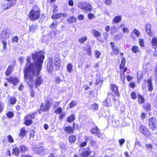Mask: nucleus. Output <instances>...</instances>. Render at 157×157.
Returning a JSON list of instances; mask_svg holds the SVG:
<instances>
[{
    "label": "nucleus",
    "instance_id": "nucleus-53",
    "mask_svg": "<svg viewBox=\"0 0 157 157\" xmlns=\"http://www.w3.org/2000/svg\"><path fill=\"white\" fill-rule=\"evenodd\" d=\"M18 40V37L17 36H14L12 39V42L17 43V42Z\"/></svg>",
    "mask_w": 157,
    "mask_h": 157
},
{
    "label": "nucleus",
    "instance_id": "nucleus-58",
    "mask_svg": "<svg viewBox=\"0 0 157 157\" xmlns=\"http://www.w3.org/2000/svg\"><path fill=\"white\" fill-rule=\"evenodd\" d=\"M61 81V79L58 77L55 78V82L57 83H59Z\"/></svg>",
    "mask_w": 157,
    "mask_h": 157
},
{
    "label": "nucleus",
    "instance_id": "nucleus-32",
    "mask_svg": "<svg viewBox=\"0 0 157 157\" xmlns=\"http://www.w3.org/2000/svg\"><path fill=\"white\" fill-rule=\"evenodd\" d=\"M69 142L71 143H73L76 141V138L75 136H71L68 138Z\"/></svg>",
    "mask_w": 157,
    "mask_h": 157
},
{
    "label": "nucleus",
    "instance_id": "nucleus-28",
    "mask_svg": "<svg viewBox=\"0 0 157 157\" xmlns=\"http://www.w3.org/2000/svg\"><path fill=\"white\" fill-rule=\"evenodd\" d=\"M122 18L121 16H115L113 19V21L115 23H118L121 21Z\"/></svg>",
    "mask_w": 157,
    "mask_h": 157
},
{
    "label": "nucleus",
    "instance_id": "nucleus-15",
    "mask_svg": "<svg viewBox=\"0 0 157 157\" xmlns=\"http://www.w3.org/2000/svg\"><path fill=\"white\" fill-rule=\"evenodd\" d=\"M99 131V129L97 127H95L91 129V132L93 134H95L99 138H100L101 137V135Z\"/></svg>",
    "mask_w": 157,
    "mask_h": 157
},
{
    "label": "nucleus",
    "instance_id": "nucleus-18",
    "mask_svg": "<svg viewBox=\"0 0 157 157\" xmlns=\"http://www.w3.org/2000/svg\"><path fill=\"white\" fill-rule=\"evenodd\" d=\"M89 6L88 3L85 2H79L78 4V7L82 10H86V8L84 7L85 6Z\"/></svg>",
    "mask_w": 157,
    "mask_h": 157
},
{
    "label": "nucleus",
    "instance_id": "nucleus-42",
    "mask_svg": "<svg viewBox=\"0 0 157 157\" xmlns=\"http://www.w3.org/2000/svg\"><path fill=\"white\" fill-rule=\"evenodd\" d=\"M137 78L138 80H140L143 77L142 73L140 71H138L137 72Z\"/></svg>",
    "mask_w": 157,
    "mask_h": 157
},
{
    "label": "nucleus",
    "instance_id": "nucleus-1",
    "mask_svg": "<svg viewBox=\"0 0 157 157\" xmlns=\"http://www.w3.org/2000/svg\"><path fill=\"white\" fill-rule=\"evenodd\" d=\"M44 58V56L40 52L33 54L32 59L30 57H27V63L24 70V75L27 84L32 89L34 84V78L39 74Z\"/></svg>",
    "mask_w": 157,
    "mask_h": 157
},
{
    "label": "nucleus",
    "instance_id": "nucleus-3",
    "mask_svg": "<svg viewBox=\"0 0 157 157\" xmlns=\"http://www.w3.org/2000/svg\"><path fill=\"white\" fill-rule=\"evenodd\" d=\"M16 3V0H5L2 3V7L4 10L9 9Z\"/></svg>",
    "mask_w": 157,
    "mask_h": 157
},
{
    "label": "nucleus",
    "instance_id": "nucleus-16",
    "mask_svg": "<svg viewBox=\"0 0 157 157\" xmlns=\"http://www.w3.org/2000/svg\"><path fill=\"white\" fill-rule=\"evenodd\" d=\"M140 131L145 135H148L149 133V132L147 131V129L144 125L140 126Z\"/></svg>",
    "mask_w": 157,
    "mask_h": 157
},
{
    "label": "nucleus",
    "instance_id": "nucleus-13",
    "mask_svg": "<svg viewBox=\"0 0 157 157\" xmlns=\"http://www.w3.org/2000/svg\"><path fill=\"white\" fill-rule=\"evenodd\" d=\"M111 89L112 91L116 94L117 96L119 95L117 86L115 84H111Z\"/></svg>",
    "mask_w": 157,
    "mask_h": 157
},
{
    "label": "nucleus",
    "instance_id": "nucleus-40",
    "mask_svg": "<svg viewBox=\"0 0 157 157\" xmlns=\"http://www.w3.org/2000/svg\"><path fill=\"white\" fill-rule=\"evenodd\" d=\"M2 43L3 44V48H2V50H3V51H2L3 52L5 51H6L7 49V46H6L7 42L5 40H3L2 41Z\"/></svg>",
    "mask_w": 157,
    "mask_h": 157
},
{
    "label": "nucleus",
    "instance_id": "nucleus-57",
    "mask_svg": "<svg viewBox=\"0 0 157 157\" xmlns=\"http://www.w3.org/2000/svg\"><path fill=\"white\" fill-rule=\"evenodd\" d=\"M34 151L36 153L38 154H40V151L39 150V148L36 147L34 149Z\"/></svg>",
    "mask_w": 157,
    "mask_h": 157
},
{
    "label": "nucleus",
    "instance_id": "nucleus-24",
    "mask_svg": "<svg viewBox=\"0 0 157 157\" xmlns=\"http://www.w3.org/2000/svg\"><path fill=\"white\" fill-rule=\"evenodd\" d=\"M89 108L90 110L93 111H97L98 109V104L96 103H94L93 105H91Z\"/></svg>",
    "mask_w": 157,
    "mask_h": 157
},
{
    "label": "nucleus",
    "instance_id": "nucleus-9",
    "mask_svg": "<svg viewBox=\"0 0 157 157\" xmlns=\"http://www.w3.org/2000/svg\"><path fill=\"white\" fill-rule=\"evenodd\" d=\"M10 33V31L9 29H5L2 32L1 36L3 39H6L9 37Z\"/></svg>",
    "mask_w": 157,
    "mask_h": 157
},
{
    "label": "nucleus",
    "instance_id": "nucleus-64",
    "mask_svg": "<svg viewBox=\"0 0 157 157\" xmlns=\"http://www.w3.org/2000/svg\"><path fill=\"white\" fill-rule=\"evenodd\" d=\"M88 17L89 19H91L94 17V15L93 13H89L88 15Z\"/></svg>",
    "mask_w": 157,
    "mask_h": 157
},
{
    "label": "nucleus",
    "instance_id": "nucleus-33",
    "mask_svg": "<svg viewBox=\"0 0 157 157\" xmlns=\"http://www.w3.org/2000/svg\"><path fill=\"white\" fill-rule=\"evenodd\" d=\"M19 151L18 148L15 147L13 149L12 154L16 156L17 155H19Z\"/></svg>",
    "mask_w": 157,
    "mask_h": 157
},
{
    "label": "nucleus",
    "instance_id": "nucleus-37",
    "mask_svg": "<svg viewBox=\"0 0 157 157\" xmlns=\"http://www.w3.org/2000/svg\"><path fill=\"white\" fill-rule=\"evenodd\" d=\"M67 69L68 72L71 73L73 71L72 70V65L71 64L69 63L68 64L67 66Z\"/></svg>",
    "mask_w": 157,
    "mask_h": 157
},
{
    "label": "nucleus",
    "instance_id": "nucleus-36",
    "mask_svg": "<svg viewBox=\"0 0 157 157\" xmlns=\"http://www.w3.org/2000/svg\"><path fill=\"white\" fill-rule=\"evenodd\" d=\"M60 17V13H55L52 15V18L54 19H58Z\"/></svg>",
    "mask_w": 157,
    "mask_h": 157
},
{
    "label": "nucleus",
    "instance_id": "nucleus-10",
    "mask_svg": "<svg viewBox=\"0 0 157 157\" xmlns=\"http://www.w3.org/2000/svg\"><path fill=\"white\" fill-rule=\"evenodd\" d=\"M7 80L9 82L12 83L14 86L17 85L19 83L18 79L15 77H10L7 78Z\"/></svg>",
    "mask_w": 157,
    "mask_h": 157
},
{
    "label": "nucleus",
    "instance_id": "nucleus-54",
    "mask_svg": "<svg viewBox=\"0 0 157 157\" xmlns=\"http://www.w3.org/2000/svg\"><path fill=\"white\" fill-rule=\"evenodd\" d=\"M95 56L97 58H98L100 57L101 55V53L98 51H95Z\"/></svg>",
    "mask_w": 157,
    "mask_h": 157
},
{
    "label": "nucleus",
    "instance_id": "nucleus-31",
    "mask_svg": "<svg viewBox=\"0 0 157 157\" xmlns=\"http://www.w3.org/2000/svg\"><path fill=\"white\" fill-rule=\"evenodd\" d=\"M85 142H82L80 144V146L82 147H84L86 146L87 145V142L89 140V137L86 136H85Z\"/></svg>",
    "mask_w": 157,
    "mask_h": 157
},
{
    "label": "nucleus",
    "instance_id": "nucleus-5",
    "mask_svg": "<svg viewBox=\"0 0 157 157\" xmlns=\"http://www.w3.org/2000/svg\"><path fill=\"white\" fill-rule=\"evenodd\" d=\"M115 96L111 93H109L107 98L103 102V104L104 106L107 107H110L112 105L111 99H114Z\"/></svg>",
    "mask_w": 157,
    "mask_h": 157
},
{
    "label": "nucleus",
    "instance_id": "nucleus-62",
    "mask_svg": "<svg viewBox=\"0 0 157 157\" xmlns=\"http://www.w3.org/2000/svg\"><path fill=\"white\" fill-rule=\"evenodd\" d=\"M131 97L133 99H136V94L135 92H132L131 94Z\"/></svg>",
    "mask_w": 157,
    "mask_h": 157
},
{
    "label": "nucleus",
    "instance_id": "nucleus-47",
    "mask_svg": "<svg viewBox=\"0 0 157 157\" xmlns=\"http://www.w3.org/2000/svg\"><path fill=\"white\" fill-rule=\"evenodd\" d=\"M137 145H138L139 146L142 147V145H141L140 143V142L136 140L134 144V150H136V149Z\"/></svg>",
    "mask_w": 157,
    "mask_h": 157
},
{
    "label": "nucleus",
    "instance_id": "nucleus-50",
    "mask_svg": "<svg viewBox=\"0 0 157 157\" xmlns=\"http://www.w3.org/2000/svg\"><path fill=\"white\" fill-rule=\"evenodd\" d=\"M62 109L60 107L58 108L55 111V113L56 114L60 113L62 111Z\"/></svg>",
    "mask_w": 157,
    "mask_h": 157
},
{
    "label": "nucleus",
    "instance_id": "nucleus-51",
    "mask_svg": "<svg viewBox=\"0 0 157 157\" xmlns=\"http://www.w3.org/2000/svg\"><path fill=\"white\" fill-rule=\"evenodd\" d=\"M90 144L92 146H97V144L96 142L94 140H92L90 141Z\"/></svg>",
    "mask_w": 157,
    "mask_h": 157
},
{
    "label": "nucleus",
    "instance_id": "nucleus-38",
    "mask_svg": "<svg viewBox=\"0 0 157 157\" xmlns=\"http://www.w3.org/2000/svg\"><path fill=\"white\" fill-rule=\"evenodd\" d=\"M151 44L153 46H155L157 45V39L155 36H154L152 38Z\"/></svg>",
    "mask_w": 157,
    "mask_h": 157
},
{
    "label": "nucleus",
    "instance_id": "nucleus-29",
    "mask_svg": "<svg viewBox=\"0 0 157 157\" xmlns=\"http://www.w3.org/2000/svg\"><path fill=\"white\" fill-rule=\"evenodd\" d=\"M90 152L89 151H84L80 154V157H86L88 156L90 154Z\"/></svg>",
    "mask_w": 157,
    "mask_h": 157
},
{
    "label": "nucleus",
    "instance_id": "nucleus-56",
    "mask_svg": "<svg viewBox=\"0 0 157 157\" xmlns=\"http://www.w3.org/2000/svg\"><path fill=\"white\" fill-rule=\"evenodd\" d=\"M151 107V105L150 104H147L145 105H144V107L146 109L147 111L150 110Z\"/></svg>",
    "mask_w": 157,
    "mask_h": 157
},
{
    "label": "nucleus",
    "instance_id": "nucleus-60",
    "mask_svg": "<svg viewBox=\"0 0 157 157\" xmlns=\"http://www.w3.org/2000/svg\"><path fill=\"white\" fill-rule=\"evenodd\" d=\"M105 3L106 5H110L112 3L111 0H105Z\"/></svg>",
    "mask_w": 157,
    "mask_h": 157
},
{
    "label": "nucleus",
    "instance_id": "nucleus-27",
    "mask_svg": "<svg viewBox=\"0 0 157 157\" xmlns=\"http://www.w3.org/2000/svg\"><path fill=\"white\" fill-rule=\"evenodd\" d=\"M92 33L94 37L96 38L99 37L101 36L100 33L98 31L94 29H93L92 30Z\"/></svg>",
    "mask_w": 157,
    "mask_h": 157
},
{
    "label": "nucleus",
    "instance_id": "nucleus-22",
    "mask_svg": "<svg viewBox=\"0 0 157 157\" xmlns=\"http://www.w3.org/2000/svg\"><path fill=\"white\" fill-rule=\"evenodd\" d=\"M102 81L101 78L96 75V82L95 84L96 85H101L102 83Z\"/></svg>",
    "mask_w": 157,
    "mask_h": 157
},
{
    "label": "nucleus",
    "instance_id": "nucleus-34",
    "mask_svg": "<svg viewBox=\"0 0 157 157\" xmlns=\"http://www.w3.org/2000/svg\"><path fill=\"white\" fill-rule=\"evenodd\" d=\"M59 24L58 21H54L50 26L51 29L56 28Z\"/></svg>",
    "mask_w": 157,
    "mask_h": 157
},
{
    "label": "nucleus",
    "instance_id": "nucleus-8",
    "mask_svg": "<svg viewBox=\"0 0 157 157\" xmlns=\"http://www.w3.org/2000/svg\"><path fill=\"white\" fill-rule=\"evenodd\" d=\"M48 60V63L47 69L48 72L51 73L53 71V59L52 58H49Z\"/></svg>",
    "mask_w": 157,
    "mask_h": 157
},
{
    "label": "nucleus",
    "instance_id": "nucleus-7",
    "mask_svg": "<svg viewBox=\"0 0 157 157\" xmlns=\"http://www.w3.org/2000/svg\"><path fill=\"white\" fill-rule=\"evenodd\" d=\"M51 105V103L50 101L47 100L45 103V105L42 104L40 108V110L42 111H47L49 109Z\"/></svg>",
    "mask_w": 157,
    "mask_h": 157
},
{
    "label": "nucleus",
    "instance_id": "nucleus-6",
    "mask_svg": "<svg viewBox=\"0 0 157 157\" xmlns=\"http://www.w3.org/2000/svg\"><path fill=\"white\" fill-rule=\"evenodd\" d=\"M148 125L153 130L156 128L157 121L155 117H153L149 119Z\"/></svg>",
    "mask_w": 157,
    "mask_h": 157
},
{
    "label": "nucleus",
    "instance_id": "nucleus-12",
    "mask_svg": "<svg viewBox=\"0 0 157 157\" xmlns=\"http://www.w3.org/2000/svg\"><path fill=\"white\" fill-rule=\"evenodd\" d=\"M43 82V80L41 77L40 76L37 77L35 80L34 84L35 87L37 88Z\"/></svg>",
    "mask_w": 157,
    "mask_h": 157
},
{
    "label": "nucleus",
    "instance_id": "nucleus-55",
    "mask_svg": "<svg viewBox=\"0 0 157 157\" xmlns=\"http://www.w3.org/2000/svg\"><path fill=\"white\" fill-rule=\"evenodd\" d=\"M139 44L141 47L144 46V40L142 39H139Z\"/></svg>",
    "mask_w": 157,
    "mask_h": 157
},
{
    "label": "nucleus",
    "instance_id": "nucleus-4",
    "mask_svg": "<svg viewBox=\"0 0 157 157\" xmlns=\"http://www.w3.org/2000/svg\"><path fill=\"white\" fill-rule=\"evenodd\" d=\"M36 113L29 114L26 116L24 117L25 121L24 124L26 126L30 125L32 123L33 121L31 119H34L35 118V114Z\"/></svg>",
    "mask_w": 157,
    "mask_h": 157
},
{
    "label": "nucleus",
    "instance_id": "nucleus-19",
    "mask_svg": "<svg viewBox=\"0 0 157 157\" xmlns=\"http://www.w3.org/2000/svg\"><path fill=\"white\" fill-rule=\"evenodd\" d=\"M54 65L56 69H58L61 66V61L59 58H56L54 60Z\"/></svg>",
    "mask_w": 157,
    "mask_h": 157
},
{
    "label": "nucleus",
    "instance_id": "nucleus-46",
    "mask_svg": "<svg viewBox=\"0 0 157 157\" xmlns=\"http://www.w3.org/2000/svg\"><path fill=\"white\" fill-rule=\"evenodd\" d=\"M144 99L141 96L139 95L138 101L140 103H143L144 101Z\"/></svg>",
    "mask_w": 157,
    "mask_h": 157
},
{
    "label": "nucleus",
    "instance_id": "nucleus-17",
    "mask_svg": "<svg viewBox=\"0 0 157 157\" xmlns=\"http://www.w3.org/2000/svg\"><path fill=\"white\" fill-rule=\"evenodd\" d=\"M76 18L74 16H71L69 17L67 19V21L68 23L71 24L76 21Z\"/></svg>",
    "mask_w": 157,
    "mask_h": 157
},
{
    "label": "nucleus",
    "instance_id": "nucleus-48",
    "mask_svg": "<svg viewBox=\"0 0 157 157\" xmlns=\"http://www.w3.org/2000/svg\"><path fill=\"white\" fill-rule=\"evenodd\" d=\"M13 115L14 113L10 111L8 112L7 113V117L9 118L13 117Z\"/></svg>",
    "mask_w": 157,
    "mask_h": 157
},
{
    "label": "nucleus",
    "instance_id": "nucleus-59",
    "mask_svg": "<svg viewBox=\"0 0 157 157\" xmlns=\"http://www.w3.org/2000/svg\"><path fill=\"white\" fill-rule=\"evenodd\" d=\"M123 33H128L129 31L127 27L124 28L122 29Z\"/></svg>",
    "mask_w": 157,
    "mask_h": 157
},
{
    "label": "nucleus",
    "instance_id": "nucleus-39",
    "mask_svg": "<svg viewBox=\"0 0 157 157\" xmlns=\"http://www.w3.org/2000/svg\"><path fill=\"white\" fill-rule=\"evenodd\" d=\"M77 102L75 101H72L70 103L69 107L70 109L73 108L77 105Z\"/></svg>",
    "mask_w": 157,
    "mask_h": 157
},
{
    "label": "nucleus",
    "instance_id": "nucleus-26",
    "mask_svg": "<svg viewBox=\"0 0 157 157\" xmlns=\"http://www.w3.org/2000/svg\"><path fill=\"white\" fill-rule=\"evenodd\" d=\"M13 69V67L12 66L10 65L9 66L6 71V76H9L11 73Z\"/></svg>",
    "mask_w": 157,
    "mask_h": 157
},
{
    "label": "nucleus",
    "instance_id": "nucleus-20",
    "mask_svg": "<svg viewBox=\"0 0 157 157\" xmlns=\"http://www.w3.org/2000/svg\"><path fill=\"white\" fill-rule=\"evenodd\" d=\"M8 104L9 105H14L16 102V100L14 97L12 96L9 98L8 96Z\"/></svg>",
    "mask_w": 157,
    "mask_h": 157
},
{
    "label": "nucleus",
    "instance_id": "nucleus-2",
    "mask_svg": "<svg viewBox=\"0 0 157 157\" xmlns=\"http://www.w3.org/2000/svg\"><path fill=\"white\" fill-rule=\"evenodd\" d=\"M40 16V8L37 6H34L30 10L29 14V18L32 21L38 19Z\"/></svg>",
    "mask_w": 157,
    "mask_h": 157
},
{
    "label": "nucleus",
    "instance_id": "nucleus-11",
    "mask_svg": "<svg viewBox=\"0 0 157 157\" xmlns=\"http://www.w3.org/2000/svg\"><path fill=\"white\" fill-rule=\"evenodd\" d=\"M110 46L112 50V52L111 53L112 55H116L118 54L119 52V50L114 45V43L113 42H111L110 43Z\"/></svg>",
    "mask_w": 157,
    "mask_h": 157
},
{
    "label": "nucleus",
    "instance_id": "nucleus-49",
    "mask_svg": "<svg viewBox=\"0 0 157 157\" xmlns=\"http://www.w3.org/2000/svg\"><path fill=\"white\" fill-rule=\"evenodd\" d=\"M7 139L10 143H12L14 142V140L10 135H9L7 136Z\"/></svg>",
    "mask_w": 157,
    "mask_h": 157
},
{
    "label": "nucleus",
    "instance_id": "nucleus-63",
    "mask_svg": "<svg viewBox=\"0 0 157 157\" xmlns=\"http://www.w3.org/2000/svg\"><path fill=\"white\" fill-rule=\"evenodd\" d=\"M119 142L121 145H122L125 142V140L124 139H122L119 140Z\"/></svg>",
    "mask_w": 157,
    "mask_h": 157
},
{
    "label": "nucleus",
    "instance_id": "nucleus-61",
    "mask_svg": "<svg viewBox=\"0 0 157 157\" xmlns=\"http://www.w3.org/2000/svg\"><path fill=\"white\" fill-rule=\"evenodd\" d=\"M21 152H23L26 150L25 147L24 146H21L20 147Z\"/></svg>",
    "mask_w": 157,
    "mask_h": 157
},
{
    "label": "nucleus",
    "instance_id": "nucleus-25",
    "mask_svg": "<svg viewBox=\"0 0 157 157\" xmlns=\"http://www.w3.org/2000/svg\"><path fill=\"white\" fill-rule=\"evenodd\" d=\"M152 80V78L150 77L147 81V82L148 85V89L150 91H151L153 90L152 84L151 82Z\"/></svg>",
    "mask_w": 157,
    "mask_h": 157
},
{
    "label": "nucleus",
    "instance_id": "nucleus-41",
    "mask_svg": "<svg viewBox=\"0 0 157 157\" xmlns=\"http://www.w3.org/2000/svg\"><path fill=\"white\" fill-rule=\"evenodd\" d=\"M75 116L74 115H72L67 117V121L68 122H71L75 120Z\"/></svg>",
    "mask_w": 157,
    "mask_h": 157
},
{
    "label": "nucleus",
    "instance_id": "nucleus-30",
    "mask_svg": "<svg viewBox=\"0 0 157 157\" xmlns=\"http://www.w3.org/2000/svg\"><path fill=\"white\" fill-rule=\"evenodd\" d=\"M26 134V131L24 128H21L20 131V133L19 134V136L21 137V139H22Z\"/></svg>",
    "mask_w": 157,
    "mask_h": 157
},
{
    "label": "nucleus",
    "instance_id": "nucleus-45",
    "mask_svg": "<svg viewBox=\"0 0 157 157\" xmlns=\"http://www.w3.org/2000/svg\"><path fill=\"white\" fill-rule=\"evenodd\" d=\"M37 28V27L36 25H33L29 27V29L30 32H34Z\"/></svg>",
    "mask_w": 157,
    "mask_h": 157
},
{
    "label": "nucleus",
    "instance_id": "nucleus-52",
    "mask_svg": "<svg viewBox=\"0 0 157 157\" xmlns=\"http://www.w3.org/2000/svg\"><path fill=\"white\" fill-rule=\"evenodd\" d=\"M133 32L137 37H138L140 34L139 31L136 29H134Z\"/></svg>",
    "mask_w": 157,
    "mask_h": 157
},
{
    "label": "nucleus",
    "instance_id": "nucleus-43",
    "mask_svg": "<svg viewBox=\"0 0 157 157\" xmlns=\"http://www.w3.org/2000/svg\"><path fill=\"white\" fill-rule=\"evenodd\" d=\"M132 50L133 52L136 53L137 52L139 51V47L137 46H133L132 48Z\"/></svg>",
    "mask_w": 157,
    "mask_h": 157
},
{
    "label": "nucleus",
    "instance_id": "nucleus-14",
    "mask_svg": "<svg viewBox=\"0 0 157 157\" xmlns=\"http://www.w3.org/2000/svg\"><path fill=\"white\" fill-rule=\"evenodd\" d=\"M145 29L146 33L150 36L153 35V34L151 32V26L149 24H147L145 25Z\"/></svg>",
    "mask_w": 157,
    "mask_h": 157
},
{
    "label": "nucleus",
    "instance_id": "nucleus-35",
    "mask_svg": "<svg viewBox=\"0 0 157 157\" xmlns=\"http://www.w3.org/2000/svg\"><path fill=\"white\" fill-rule=\"evenodd\" d=\"M87 40V38L86 37L83 36L82 37H80L78 39L79 42L81 44H83L85 41H86Z\"/></svg>",
    "mask_w": 157,
    "mask_h": 157
},
{
    "label": "nucleus",
    "instance_id": "nucleus-21",
    "mask_svg": "<svg viewBox=\"0 0 157 157\" xmlns=\"http://www.w3.org/2000/svg\"><path fill=\"white\" fill-rule=\"evenodd\" d=\"M65 131L68 134H71L74 131V129L70 126H67L64 128Z\"/></svg>",
    "mask_w": 157,
    "mask_h": 157
},
{
    "label": "nucleus",
    "instance_id": "nucleus-23",
    "mask_svg": "<svg viewBox=\"0 0 157 157\" xmlns=\"http://www.w3.org/2000/svg\"><path fill=\"white\" fill-rule=\"evenodd\" d=\"M127 70V68H125L123 71H121V80L123 82H124L125 79V75H124V72L126 71Z\"/></svg>",
    "mask_w": 157,
    "mask_h": 157
},
{
    "label": "nucleus",
    "instance_id": "nucleus-44",
    "mask_svg": "<svg viewBox=\"0 0 157 157\" xmlns=\"http://www.w3.org/2000/svg\"><path fill=\"white\" fill-rule=\"evenodd\" d=\"M89 6H85L84 7L86 8V10H85L86 11H90L91 12L92 10L91 9V6L90 4L88 3Z\"/></svg>",
    "mask_w": 157,
    "mask_h": 157
}]
</instances>
